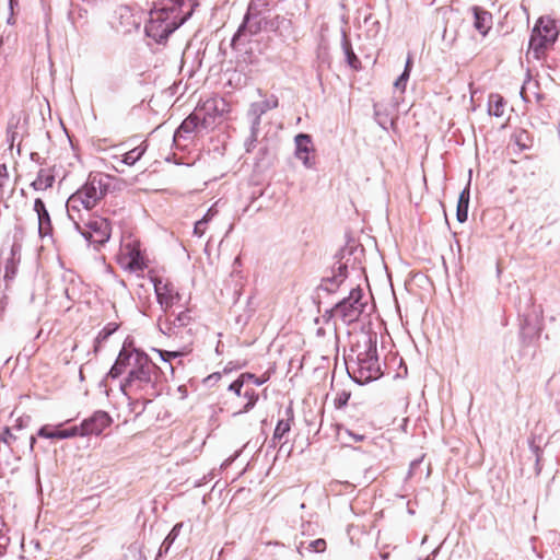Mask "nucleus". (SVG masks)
Returning a JSON list of instances; mask_svg holds the SVG:
<instances>
[{
	"mask_svg": "<svg viewBox=\"0 0 560 560\" xmlns=\"http://www.w3.org/2000/svg\"><path fill=\"white\" fill-rule=\"evenodd\" d=\"M199 125L202 126V117L196 109L182 122V125L176 130L175 137H183L184 135L191 133L198 128Z\"/></svg>",
	"mask_w": 560,
	"mask_h": 560,
	"instance_id": "obj_19",
	"label": "nucleus"
},
{
	"mask_svg": "<svg viewBox=\"0 0 560 560\" xmlns=\"http://www.w3.org/2000/svg\"><path fill=\"white\" fill-rule=\"evenodd\" d=\"M184 0H166L150 12L145 33L156 42H162L178 28L190 13H183Z\"/></svg>",
	"mask_w": 560,
	"mask_h": 560,
	"instance_id": "obj_2",
	"label": "nucleus"
},
{
	"mask_svg": "<svg viewBox=\"0 0 560 560\" xmlns=\"http://www.w3.org/2000/svg\"><path fill=\"white\" fill-rule=\"evenodd\" d=\"M411 66H412V57L411 56H408L407 58V61H406V66H405V71H411Z\"/></svg>",
	"mask_w": 560,
	"mask_h": 560,
	"instance_id": "obj_37",
	"label": "nucleus"
},
{
	"mask_svg": "<svg viewBox=\"0 0 560 560\" xmlns=\"http://www.w3.org/2000/svg\"><path fill=\"white\" fill-rule=\"evenodd\" d=\"M351 373L360 384L371 382L382 375L375 346L370 345L365 351L357 355V361L351 365Z\"/></svg>",
	"mask_w": 560,
	"mask_h": 560,
	"instance_id": "obj_5",
	"label": "nucleus"
},
{
	"mask_svg": "<svg viewBox=\"0 0 560 560\" xmlns=\"http://www.w3.org/2000/svg\"><path fill=\"white\" fill-rule=\"evenodd\" d=\"M19 4L18 0H9V18L7 20V23L9 25L15 24V18H14V8Z\"/></svg>",
	"mask_w": 560,
	"mask_h": 560,
	"instance_id": "obj_33",
	"label": "nucleus"
},
{
	"mask_svg": "<svg viewBox=\"0 0 560 560\" xmlns=\"http://www.w3.org/2000/svg\"><path fill=\"white\" fill-rule=\"evenodd\" d=\"M243 395L247 399V401L243 409L233 413L234 416H237V415H241L243 412H247L248 410H250L255 406V404L258 399V394L254 389H246L243 393Z\"/></svg>",
	"mask_w": 560,
	"mask_h": 560,
	"instance_id": "obj_27",
	"label": "nucleus"
},
{
	"mask_svg": "<svg viewBox=\"0 0 560 560\" xmlns=\"http://www.w3.org/2000/svg\"><path fill=\"white\" fill-rule=\"evenodd\" d=\"M191 316L188 311H183L176 316H160L158 326L160 330L167 336L183 337L184 329L190 324Z\"/></svg>",
	"mask_w": 560,
	"mask_h": 560,
	"instance_id": "obj_9",
	"label": "nucleus"
},
{
	"mask_svg": "<svg viewBox=\"0 0 560 560\" xmlns=\"http://www.w3.org/2000/svg\"><path fill=\"white\" fill-rule=\"evenodd\" d=\"M295 142V156L301 160L306 168L314 166V161L311 159V153L314 151L312 138L306 133H299L294 138Z\"/></svg>",
	"mask_w": 560,
	"mask_h": 560,
	"instance_id": "obj_13",
	"label": "nucleus"
},
{
	"mask_svg": "<svg viewBox=\"0 0 560 560\" xmlns=\"http://www.w3.org/2000/svg\"><path fill=\"white\" fill-rule=\"evenodd\" d=\"M75 230L89 242L102 245L109 240L110 226L106 219L89 214L82 215V221L72 222Z\"/></svg>",
	"mask_w": 560,
	"mask_h": 560,
	"instance_id": "obj_6",
	"label": "nucleus"
},
{
	"mask_svg": "<svg viewBox=\"0 0 560 560\" xmlns=\"http://www.w3.org/2000/svg\"><path fill=\"white\" fill-rule=\"evenodd\" d=\"M469 198H470L469 188L466 187L460 192L458 202H457L456 217H457L458 222H460V223H464L467 220Z\"/></svg>",
	"mask_w": 560,
	"mask_h": 560,
	"instance_id": "obj_22",
	"label": "nucleus"
},
{
	"mask_svg": "<svg viewBox=\"0 0 560 560\" xmlns=\"http://www.w3.org/2000/svg\"><path fill=\"white\" fill-rule=\"evenodd\" d=\"M472 13H474V19H475V21H474L475 28L481 35L485 36L488 33V31L491 28V25H492L491 14L479 7H474Z\"/></svg>",
	"mask_w": 560,
	"mask_h": 560,
	"instance_id": "obj_17",
	"label": "nucleus"
},
{
	"mask_svg": "<svg viewBox=\"0 0 560 560\" xmlns=\"http://www.w3.org/2000/svg\"><path fill=\"white\" fill-rule=\"evenodd\" d=\"M559 35L556 20L550 16H541L536 22L529 39L528 55L539 59L545 50L551 46Z\"/></svg>",
	"mask_w": 560,
	"mask_h": 560,
	"instance_id": "obj_4",
	"label": "nucleus"
},
{
	"mask_svg": "<svg viewBox=\"0 0 560 560\" xmlns=\"http://www.w3.org/2000/svg\"><path fill=\"white\" fill-rule=\"evenodd\" d=\"M420 462H421L420 459H417V460L411 462V464H410V474H412V472H413V470H415V469H416V467L420 464Z\"/></svg>",
	"mask_w": 560,
	"mask_h": 560,
	"instance_id": "obj_40",
	"label": "nucleus"
},
{
	"mask_svg": "<svg viewBox=\"0 0 560 560\" xmlns=\"http://www.w3.org/2000/svg\"><path fill=\"white\" fill-rule=\"evenodd\" d=\"M7 176V166L4 164H0V187L4 185Z\"/></svg>",
	"mask_w": 560,
	"mask_h": 560,
	"instance_id": "obj_35",
	"label": "nucleus"
},
{
	"mask_svg": "<svg viewBox=\"0 0 560 560\" xmlns=\"http://www.w3.org/2000/svg\"><path fill=\"white\" fill-rule=\"evenodd\" d=\"M183 527V523H177L173 528L172 530L170 532V534L166 536V538L164 539V541L162 542L161 547H160V550H159V557H161L163 553H167L171 546L173 545V542L175 541V539L178 537L179 533H180V529Z\"/></svg>",
	"mask_w": 560,
	"mask_h": 560,
	"instance_id": "obj_24",
	"label": "nucleus"
},
{
	"mask_svg": "<svg viewBox=\"0 0 560 560\" xmlns=\"http://www.w3.org/2000/svg\"><path fill=\"white\" fill-rule=\"evenodd\" d=\"M154 351L160 355L162 361L166 363H170L173 359L182 358L185 354L183 351H166L160 349H154Z\"/></svg>",
	"mask_w": 560,
	"mask_h": 560,
	"instance_id": "obj_28",
	"label": "nucleus"
},
{
	"mask_svg": "<svg viewBox=\"0 0 560 560\" xmlns=\"http://www.w3.org/2000/svg\"><path fill=\"white\" fill-rule=\"evenodd\" d=\"M308 549L314 552H323L326 549V541L322 538L313 540L310 542Z\"/></svg>",
	"mask_w": 560,
	"mask_h": 560,
	"instance_id": "obj_31",
	"label": "nucleus"
},
{
	"mask_svg": "<svg viewBox=\"0 0 560 560\" xmlns=\"http://www.w3.org/2000/svg\"><path fill=\"white\" fill-rule=\"evenodd\" d=\"M120 264L130 271H141L145 264L136 242H129L121 246Z\"/></svg>",
	"mask_w": 560,
	"mask_h": 560,
	"instance_id": "obj_11",
	"label": "nucleus"
},
{
	"mask_svg": "<svg viewBox=\"0 0 560 560\" xmlns=\"http://www.w3.org/2000/svg\"><path fill=\"white\" fill-rule=\"evenodd\" d=\"M218 213V211L214 209V207H211L208 209L207 213L201 218L202 220H207V224L214 218V215Z\"/></svg>",
	"mask_w": 560,
	"mask_h": 560,
	"instance_id": "obj_34",
	"label": "nucleus"
},
{
	"mask_svg": "<svg viewBox=\"0 0 560 560\" xmlns=\"http://www.w3.org/2000/svg\"><path fill=\"white\" fill-rule=\"evenodd\" d=\"M55 176L50 170H39L37 177L32 182V186L35 190H46L52 186Z\"/></svg>",
	"mask_w": 560,
	"mask_h": 560,
	"instance_id": "obj_21",
	"label": "nucleus"
},
{
	"mask_svg": "<svg viewBox=\"0 0 560 560\" xmlns=\"http://www.w3.org/2000/svg\"><path fill=\"white\" fill-rule=\"evenodd\" d=\"M129 369L128 376L121 385L126 395L150 401L160 394L159 385L162 383L160 368L143 352L124 347L115 364L109 371L113 378L120 376Z\"/></svg>",
	"mask_w": 560,
	"mask_h": 560,
	"instance_id": "obj_1",
	"label": "nucleus"
},
{
	"mask_svg": "<svg viewBox=\"0 0 560 560\" xmlns=\"http://www.w3.org/2000/svg\"><path fill=\"white\" fill-rule=\"evenodd\" d=\"M406 85H407V83H406V82H404V80H402L401 78H398V79L395 81V83H394V86H395L397 90L401 91V92H404V91L406 90Z\"/></svg>",
	"mask_w": 560,
	"mask_h": 560,
	"instance_id": "obj_36",
	"label": "nucleus"
},
{
	"mask_svg": "<svg viewBox=\"0 0 560 560\" xmlns=\"http://www.w3.org/2000/svg\"><path fill=\"white\" fill-rule=\"evenodd\" d=\"M202 117V127L209 128L220 121L230 110V104L222 97H210L196 108Z\"/></svg>",
	"mask_w": 560,
	"mask_h": 560,
	"instance_id": "obj_8",
	"label": "nucleus"
},
{
	"mask_svg": "<svg viewBox=\"0 0 560 560\" xmlns=\"http://www.w3.org/2000/svg\"><path fill=\"white\" fill-rule=\"evenodd\" d=\"M244 377H245V374H243L240 378H237L232 384H230L229 390L233 392L237 396H242V389L244 386Z\"/></svg>",
	"mask_w": 560,
	"mask_h": 560,
	"instance_id": "obj_30",
	"label": "nucleus"
},
{
	"mask_svg": "<svg viewBox=\"0 0 560 560\" xmlns=\"http://www.w3.org/2000/svg\"><path fill=\"white\" fill-rule=\"evenodd\" d=\"M363 291L359 288L352 289L347 298L341 300L332 310L334 316L346 324L354 323L361 316L366 301H363Z\"/></svg>",
	"mask_w": 560,
	"mask_h": 560,
	"instance_id": "obj_7",
	"label": "nucleus"
},
{
	"mask_svg": "<svg viewBox=\"0 0 560 560\" xmlns=\"http://www.w3.org/2000/svg\"><path fill=\"white\" fill-rule=\"evenodd\" d=\"M505 109V102L499 94H491L488 101V113L495 117H502Z\"/></svg>",
	"mask_w": 560,
	"mask_h": 560,
	"instance_id": "obj_23",
	"label": "nucleus"
},
{
	"mask_svg": "<svg viewBox=\"0 0 560 560\" xmlns=\"http://www.w3.org/2000/svg\"><path fill=\"white\" fill-rule=\"evenodd\" d=\"M5 434H7V435H10V436H12V435L10 434V431H9V429H7V430H5Z\"/></svg>",
	"mask_w": 560,
	"mask_h": 560,
	"instance_id": "obj_43",
	"label": "nucleus"
},
{
	"mask_svg": "<svg viewBox=\"0 0 560 560\" xmlns=\"http://www.w3.org/2000/svg\"><path fill=\"white\" fill-rule=\"evenodd\" d=\"M4 443L9 444V440L7 438H3Z\"/></svg>",
	"mask_w": 560,
	"mask_h": 560,
	"instance_id": "obj_44",
	"label": "nucleus"
},
{
	"mask_svg": "<svg viewBox=\"0 0 560 560\" xmlns=\"http://www.w3.org/2000/svg\"><path fill=\"white\" fill-rule=\"evenodd\" d=\"M207 220H198L196 223H195V226H194V235L198 236V237H201L205 235L206 233V230H207Z\"/></svg>",
	"mask_w": 560,
	"mask_h": 560,
	"instance_id": "obj_32",
	"label": "nucleus"
},
{
	"mask_svg": "<svg viewBox=\"0 0 560 560\" xmlns=\"http://www.w3.org/2000/svg\"><path fill=\"white\" fill-rule=\"evenodd\" d=\"M106 194V184L100 176H91L85 185L72 194L66 203L68 218L72 222L82 221V215L91 214V210Z\"/></svg>",
	"mask_w": 560,
	"mask_h": 560,
	"instance_id": "obj_3",
	"label": "nucleus"
},
{
	"mask_svg": "<svg viewBox=\"0 0 560 560\" xmlns=\"http://www.w3.org/2000/svg\"><path fill=\"white\" fill-rule=\"evenodd\" d=\"M38 435L45 439H69L79 435V427L66 430L52 429L50 425H44L39 429Z\"/></svg>",
	"mask_w": 560,
	"mask_h": 560,
	"instance_id": "obj_18",
	"label": "nucleus"
},
{
	"mask_svg": "<svg viewBox=\"0 0 560 560\" xmlns=\"http://www.w3.org/2000/svg\"><path fill=\"white\" fill-rule=\"evenodd\" d=\"M34 211L38 220V233L40 236L49 235L51 232V222L49 213L42 199L37 198L34 202Z\"/></svg>",
	"mask_w": 560,
	"mask_h": 560,
	"instance_id": "obj_16",
	"label": "nucleus"
},
{
	"mask_svg": "<svg viewBox=\"0 0 560 560\" xmlns=\"http://www.w3.org/2000/svg\"><path fill=\"white\" fill-rule=\"evenodd\" d=\"M170 370L172 373L174 372V368L172 365H170Z\"/></svg>",
	"mask_w": 560,
	"mask_h": 560,
	"instance_id": "obj_45",
	"label": "nucleus"
},
{
	"mask_svg": "<svg viewBox=\"0 0 560 560\" xmlns=\"http://www.w3.org/2000/svg\"><path fill=\"white\" fill-rule=\"evenodd\" d=\"M346 267L339 266L340 275H342V270H346Z\"/></svg>",
	"mask_w": 560,
	"mask_h": 560,
	"instance_id": "obj_42",
	"label": "nucleus"
},
{
	"mask_svg": "<svg viewBox=\"0 0 560 560\" xmlns=\"http://www.w3.org/2000/svg\"><path fill=\"white\" fill-rule=\"evenodd\" d=\"M290 431V424L288 421L280 420L278 421L275 432H273V440H281L282 436Z\"/></svg>",
	"mask_w": 560,
	"mask_h": 560,
	"instance_id": "obj_29",
	"label": "nucleus"
},
{
	"mask_svg": "<svg viewBox=\"0 0 560 560\" xmlns=\"http://www.w3.org/2000/svg\"><path fill=\"white\" fill-rule=\"evenodd\" d=\"M342 48H343V51H345L348 65L351 68H353V69H358L359 66H360V60L358 59V57L353 52L349 40L346 39V38H345V40L342 43Z\"/></svg>",
	"mask_w": 560,
	"mask_h": 560,
	"instance_id": "obj_26",
	"label": "nucleus"
},
{
	"mask_svg": "<svg viewBox=\"0 0 560 560\" xmlns=\"http://www.w3.org/2000/svg\"><path fill=\"white\" fill-rule=\"evenodd\" d=\"M409 75H410V72L409 71H405L399 75V78H401L404 80V82H408L409 80Z\"/></svg>",
	"mask_w": 560,
	"mask_h": 560,
	"instance_id": "obj_39",
	"label": "nucleus"
},
{
	"mask_svg": "<svg viewBox=\"0 0 560 560\" xmlns=\"http://www.w3.org/2000/svg\"><path fill=\"white\" fill-rule=\"evenodd\" d=\"M267 7V0H250L246 14H249V16H265Z\"/></svg>",
	"mask_w": 560,
	"mask_h": 560,
	"instance_id": "obj_25",
	"label": "nucleus"
},
{
	"mask_svg": "<svg viewBox=\"0 0 560 560\" xmlns=\"http://www.w3.org/2000/svg\"><path fill=\"white\" fill-rule=\"evenodd\" d=\"M145 151H147V147L141 144V145H138V147L131 149L130 151L126 152L121 159H119L118 156H114L113 159L115 160L116 163H121V164H126L128 166H132L142 158V155L145 153Z\"/></svg>",
	"mask_w": 560,
	"mask_h": 560,
	"instance_id": "obj_20",
	"label": "nucleus"
},
{
	"mask_svg": "<svg viewBox=\"0 0 560 560\" xmlns=\"http://www.w3.org/2000/svg\"><path fill=\"white\" fill-rule=\"evenodd\" d=\"M349 435L357 442H360V441H363L364 440V435H360V434H354L352 432H349Z\"/></svg>",
	"mask_w": 560,
	"mask_h": 560,
	"instance_id": "obj_38",
	"label": "nucleus"
},
{
	"mask_svg": "<svg viewBox=\"0 0 560 560\" xmlns=\"http://www.w3.org/2000/svg\"><path fill=\"white\" fill-rule=\"evenodd\" d=\"M264 23V16H249V14H245L243 23L232 39V44H235L243 36L257 34L262 28Z\"/></svg>",
	"mask_w": 560,
	"mask_h": 560,
	"instance_id": "obj_14",
	"label": "nucleus"
},
{
	"mask_svg": "<svg viewBox=\"0 0 560 560\" xmlns=\"http://www.w3.org/2000/svg\"><path fill=\"white\" fill-rule=\"evenodd\" d=\"M112 423V418L105 411H96L79 427V435L101 434Z\"/></svg>",
	"mask_w": 560,
	"mask_h": 560,
	"instance_id": "obj_12",
	"label": "nucleus"
},
{
	"mask_svg": "<svg viewBox=\"0 0 560 560\" xmlns=\"http://www.w3.org/2000/svg\"><path fill=\"white\" fill-rule=\"evenodd\" d=\"M278 106L277 98L272 100H265L260 102H255L250 105V108L248 110V115L253 118V131H255L259 124H260V117L268 110L276 108Z\"/></svg>",
	"mask_w": 560,
	"mask_h": 560,
	"instance_id": "obj_15",
	"label": "nucleus"
},
{
	"mask_svg": "<svg viewBox=\"0 0 560 560\" xmlns=\"http://www.w3.org/2000/svg\"><path fill=\"white\" fill-rule=\"evenodd\" d=\"M520 93L524 101H528L525 86L522 88Z\"/></svg>",
	"mask_w": 560,
	"mask_h": 560,
	"instance_id": "obj_41",
	"label": "nucleus"
},
{
	"mask_svg": "<svg viewBox=\"0 0 560 560\" xmlns=\"http://www.w3.org/2000/svg\"><path fill=\"white\" fill-rule=\"evenodd\" d=\"M153 285L158 303L165 314L180 301V294L172 282L154 278Z\"/></svg>",
	"mask_w": 560,
	"mask_h": 560,
	"instance_id": "obj_10",
	"label": "nucleus"
}]
</instances>
